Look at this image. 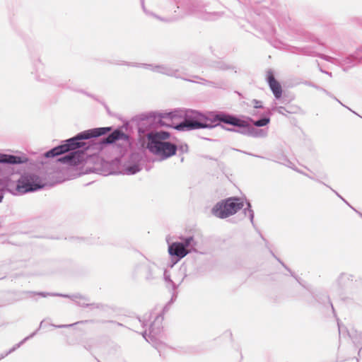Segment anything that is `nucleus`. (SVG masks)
Wrapping results in <instances>:
<instances>
[{"label": "nucleus", "instance_id": "f257e3e1", "mask_svg": "<svg viewBox=\"0 0 362 362\" xmlns=\"http://www.w3.org/2000/svg\"><path fill=\"white\" fill-rule=\"evenodd\" d=\"M112 127H98L79 132L76 136L64 140L62 144L44 153L45 158H52L55 156L71 152L62 158H82V154L86 146V140L97 138L107 134Z\"/></svg>", "mask_w": 362, "mask_h": 362}, {"label": "nucleus", "instance_id": "f03ea898", "mask_svg": "<svg viewBox=\"0 0 362 362\" xmlns=\"http://www.w3.org/2000/svg\"><path fill=\"white\" fill-rule=\"evenodd\" d=\"M170 133L165 131H151L146 134L147 148L158 156L168 158L176 154L177 145L165 140L170 138Z\"/></svg>", "mask_w": 362, "mask_h": 362}, {"label": "nucleus", "instance_id": "7ed1b4c3", "mask_svg": "<svg viewBox=\"0 0 362 362\" xmlns=\"http://www.w3.org/2000/svg\"><path fill=\"white\" fill-rule=\"evenodd\" d=\"M211 127L209 120L204 115L197 111L186 110L185 120L176 125L175 129L179 131H189Z\"/></svg>", "mask_w": 362, "mask_h": 362}, {"label": "nucleus", "instance_id": "20e7f679", "mask_svg": "<svg viewBox=\"0 0 362 362\" xmlns=\"http://www.w3.org/2000/svg\"><path fill=\"white\" fill-rule=\"evenodd\" d=\"M243 206V202L240 199L230 197L217 203L212 209V213L218 218H225L235 214Z\"/></svg>", "mask_w": 362, "mask_h": 362}, {"label": "nucleus", "instance_id": "39448f33", "mask_svg": "<svg viewBox=\"0 0 362 362\" xmlns=\"http://www.w3.org/2000/svg\"><path fill=\"white\" fill-rule=\"evenodd\" d=\"M105 141L107 144H113V147L121 156L127 153L131 146L129 136L119 129L113 131L105 137Z\"/></svg>", "mask_w": 362, "mask_h": 362}, {"label": "nucleus", "instance_id": "423d86ee", "mask_svg": "<svg viewBox=\"0 0 362 362\" xmlns=\"http://www.w3.org/2000/svg\"><path fill=\"white\" fill-rule=\"evenodd\" d=\"M321 58L340 66L344 71H347L362 61V47L358 48L353 54L346 57L342 60L325 54H322Z\"/></svg>", "mask_w": 362, "mask_h": 362}, {"label": "nucleus", "instance_id": "0eeeda50", "mask_svg": "<svg viewBox=\"0 0 362 362\" xmlns=\"http://www.w3.org/2000/svg\"><path fill=\"white\" fill-rule=\"evenodd\" d=\"M185 110H175L174 111L164 113H159L154 116V121H156L161 126H168L175 128L180 123L181 119L185 120Z\"/></svg>", "mask_w": 362, "mask_h": 362}, {"label": "nucleus", "instance_id": "6e6552de", "mask_svg": "<svg viewBox=\"0 0 362 362\" xmlns=\"http://www.w3.org/2000/svg\"><path fill=\"white\" fill-rule=\"evenodd\" d=\"M43 187L40 177L35 175H27L22 177L18 182L17 190L21 193H25Z\"/></svg>", "mask_w": 362, "mask_h": 362}, {"label": "nucleus", "instance_id": "1a4fd4ad", "mask_svg": "<svg viewBox=\"0 0 362 362\" xmlns=\"http://www.w3.org/2000/svg\"><path fill=\"white\" fill-rule=\"evenodd\" d=\"M105 141V138L98 141L86 140L82 158L85 156L86 158H91L93 156H98L104 149L105 146L107 144Z\"/></svg>", "mask_w": 362, "mask_h": 362}, {"label": "nucleus", "instance_id": "9d476101", "mask_svg": "<svg viewBox=\"0 0 362 362\" xmlns=\"http://www.w3.org/2000/svg\"><path fill=\"white\" fill-rule=\"evenodd\" d=\"M218 118L221 122L238 127V129L236 130L237 132L249 136L250 125L245 121L240 120L230 115H218Z\"/></svg>", "mask_w": 362, "mask_h": 362}, {"label": "nucleus", "instance_id": "9b49d317", "mask_svg": "<svg viewBox=\"0 0 362 362\" xmlns=\"http://www.w3.org/2000/svg\"><path fill=\"white\" fill-rule=\"evenodd\" d=\"M189 13L204 20H214L218 16L216 13L206 12L204 8L199 5H193L190 9Z\"/></svg>", "mask_w": 362, "mask_h": 362}, {"label": "nucleus", "instance_id": "f8f14e48", "mask_svg": "<svg viewBox=\"0 0 362 362\" xmlns=\"http://www.w3.org/2000/svg\"><path fill=\"white\" fill-rule=\"evenodd\" d=\"M267 81L272 93L276 98L279 99L281 97L282 89L279 83L274 78L272 71L267 72Z\"/></svg>", "mask_w": 362, "mask_h": 362}, {"label": "nucleus", "instance_id": "ddd939ff", "mask_svg": "<svg viewBox=\"0 0 362 362\" xmlns=\"http://www.w3.org/2000/svg\"><path fill=\"white\" fill-rule=\"evenodd\" d=\"M168 252L170 255L182 258L189 253V251L185 247L184 244L181 243H173L169 246Z\"/></svg>", "mask_w": 362, "mask_h": 362}, {"label": "nucleus", "instance_id": "4468645a", "mask_svg": "<svg viewBox=\"0 0 362 362\" xmlns=\"http://www.w3.org/2000/svg\"><path fill=\"white\" fill-rule=\"evenodd\" d=\"M148 66H151V69L153 71H156L158 73L163 74H165L168 76H171L181 77V74H180L178 70L171 68L170 66H165V65H158V66H155L148 65Z\"/></svg>", "mask_w": 362, "mask_h": 362}, {"label": "nucleus", "instance_id": "2eb2a0df", "mask_svg": "<svg viewBox=\"0 0 362 362\" xmlns=\"http://www.w3.org/2000/svg\"><path fill=\"white\" fill-rule=\"evenodd\" d=\"M268 132L266 129H257L252 126H250L249 136L255 138H263L267 136Z\"/></svg>", "mask_w": 362, "mask_h": 362}, {"label": "nucleus", "instance_id": "dca6fc26", "mask_svg": "<svg viewBox=\"0 0 362 362\" xmlns=\"http://www.w3.org/2000/svg\"><path fill=\"white\" fill-rule=\"evenodd\" d=\"M59 161L63 162L67 168L74 169L75 167L78 165H81L83 164V161L85 160H59Z\"/></svg>", "mask_w": 362, "mask_h": 362}, {"label": "nucleus", "instance_id": "f3484780", "mask_svg": "<svg viewBox=\"0 0 362 362\" xmlns=\"http://www.w3.org/2000/svg\"><path fill=\"white\" fill-rule=\"evenodd\" d=\"M189 151V147L187 144L181 143L177 146V152L179 156H184Z\"/></svg>", "mask_w": 362, "mask_h": 362}, {"label": "nucleus", "instance_id": "a211bd4d", "mask_svg": "<svg viewBox=\"0 0 362 362\" xmlns=\"http://www.w3.org/2000/svg\"><path fill=\"white\" fill-rule=\"evenodd\" d=\"M230 153L229 154V156L238 158H243L250 155L246 152L241 151L237 149H232L230 151Z\"/></svg>", "mask_w": 362, "mask_h": 362}, {"label": "nucleus", "instance_id": "6ab92c4d", "mask_svg": "<svg viewBox=\"0 0 362 362\" xmlns=\"http://www.w3.org/2000/svg\"><path fill=\"white\" fill-rule=\"evenodd\" d=\"M251 121L253 122V124L256 127H264L269 123L270 119L268 117H264L257 121H252V119Z\"/></svg>", "mask_w": 362, "mask_h": 362}, {"label": "nucleus", "instance_id": "aec40b11", "mask_svg": "<svg viewBox=\"0 0 362 362\" xmlns=\"http://www.w3.org/2000/svg\"><path fill=\"white\" fill-rule=\"evenodd\" d=\"M184 243L182 244H184L185 245V247H189L191 243H192L193 241V238L192 237H189V238H185V239H182Z\"/></svg>", "mask_w": 362, "mask_h": 362}, {"label": "nucleus", "instance_id": "412c9836", "mask_svg": "<svg viewBox=\"0 0 362 362\" xmlns=\"http://www.w3.org/2000/svg\"><path fill=\"white\" fill-rule=\"evenodd\" d=\"M253 105H254V108L255 109H258V108H262V102L259 101V100H253L252 101Z\"/></svg>", "mask_w": 362, "mask_h": 362}, {"label": "nucleus", "instance_id": "4be33fe9", "mask_svg": "<svg viewBox=\"0 0 362 362\" xmlns=\"http://www.w3.org/2000/svg\"><path fill=\"white\" fill-rule=\"evenodd\" d=\"M0 158H21L19 156H12V155H6L4 153H0Z\"/></svg>", "mask_w": 362, "mask_h": 362}, {"label": "nucleus", "instance_id": "5701e85b", "mask_svg": "<svg viewBox=\"0 0 362 362\" xmlns=\"http://www.w3.org/2000/svg\"><path fill=\"white\" fill-rule=\"evenodd\" d=\"M139 169L138 166L134 165V166H132V167H131V168H129L127 169V172H128L129 173H130V174H134V173H135L138 172V171H139Z\"/></svg>", "mask_w": 362, "mask_h": 362}, {"label": "nucleus", "instance_id": "b1692460", "mask_svg": "<svg viewBox=\"0 0 362 362\" xmlns=\"http://www.w3.org/2000/svg\"><path fill=\"white\" fill-rule=\"evenodd\" d=\"M0 162H6L9 163H23V160H0Z\"/></svg>", "mask_w": 362, "mask_h": 362}, {"label": "nucleus", "instance_id": "393cba45", "mask_svg": "<svg viewBox=\"0 0 362 362\" xmlns=\"http://www.w3.org/2000/svg\"><path fill=\"white\" fill-rule=\"evenodd\" d=\"M272 110L274 111H276L279 114H284V108L283 107H277L275 105H274Z\"/></svg>", "mask_w": 362, "mask_h": 362}, {"label": "nucleus", "instance_id": "a878e982", "mask_svg": "<svg viewBox=\"0 0 362 362\" xmlns=\"http://www.w3.org/2000/svg\"><path fill=\"white\" fill-rule=\"evenodd\" d=\"M146 13H147V14H149V15H151V16H153V17H155V18H158V16H156V15H154L153 13H148V12H146ZM159 19H160V18H159ZM160 20H162V19L160 18Z\"/></svg>", "mask_w": 362, "mask_h": 362}, {"label": "nucleus", "instance_id": "bb28decb", "mask_svg": "<svg viewBox=\"0 0 362 362\" xmlns=\"http://www.w3.org/2000/svg\"><path fill=\"white\" fill-rule=\"evenodd\" d=\"M257 112L255 111V110H254L252 112H251V115H257Z\"/></svg>", "mask_w": 362, "mask_h": 362}, {"label": "nucleus", "instance_id": "cd10ccee", "mask_svg": "<svg viewBox=\"0 0 362 362\" xmlns=\"http://www.w3.org/2000/svg\"><path fill=\"white\" fill-rule=\"evenodd\" d=\"M323 72L325 73L326 74H327L329 76H332L331 72H327V71H323Z\"/></svg>", "mask_w": 362, "mask_h": 362}, {"label": "nucleus", "instance_id": "c85d7f7f", "mask_svg": "<svg viewBox=\"0 0 362 362\" xmlns=\"http://www.w3.org/2000/svg\"><path fill=\"white\" fill-rule=\"evenodd\" d=\"M2 199H3V197L0 196V202H1Z\"/></svg>", "mask_w": 362, "mask_h": 362}]
</instances>
